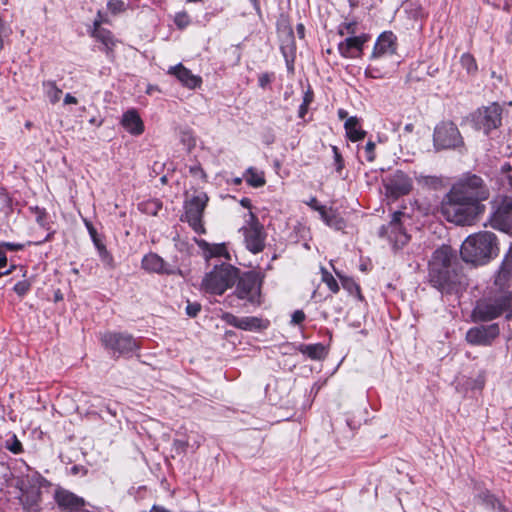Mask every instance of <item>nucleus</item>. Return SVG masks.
<instances>
[{
	"instance_id": "1",
	"label": "nucleus",
	"mask_w": 512,
	"mask_h": 512,
	"mask_svg": "<svg viewBox=\"0 0 512 512\" xmlns=\"http://www.w3.org/2000/svg\"><path fill=\"white\" fill-rule=\"evenodd\" d=\"M489 197L483 180L469 175L454 184L441 203L440 212L449 222L456 225H472L483 214L482 201Z\"/></svg>"
},
{
	"instance_id": "2",
	"label": "nucleus",
	"mask_w": 512,
	"mask_h": 512,
	"mask_svg": "<svg viewBox=\"0 0 512 512\" xmlns=\"http://www.w3.org/2000/svg\"><path fill=\"white\" fill-rule=\"evenodd\" d=\"M429 282L438 290L450 293L460 284L457 260L452 249L442 246L434 251L429 261Z\"/></svg>"
},
{
	"instance_id": "3",
	"label": "nucleus",
	"mask_w": 512,
	"mask_h": 512,
	"mask_svg": "<svg viewBox=\"0 0 512 512\" xmlns=\"http://www.w3.org/2000/svg\"><path fill=\"white\" fill-rule=\"evenodd\" d=\"M460 253L465 262L486 264L499 253L497 238L488 231L472 234L462 243Z\"/></svg>"
},
{
	"instance_id": "4",
	"label": "nucleus",
	"mask_w": 512,
	"mask_h": 512,
	"mask_svg": "<svg viewBox=\"0 0 512 512\" xmlns=\"http://www.w3.org/2000/svg\"><path fill=\"white\" fill-rule=\"evenodd\" d=\"M239 277V269L231 264L222 263L215 265L214 268L205 274L201 287L204 291L222 295L231 288Z\"/></svg>"
},
{
	"instance_id": "5",
	"label": "nucleus",
	"mask_w": 512,
	"mask_h": 512,
	"mask_svg": "<svg viewBox=\"0 0 512 512\" xmlns=\"http://www.w3.org/2000/svg\"><path fill=\"white\" fill-rule=\"evenodd\" d=\"M512 293L502 290L492 297L477 302L472 316L474 321L488 322L501 316L511 305Z\"/></svg>"
},
{
	"instance_id": "6",
	"label": "nucleus",
	"mask_w": 512,
	"mask_h": 512,
	"mask_svg": "<svg viewBox=\"0 0 512 512\" xmlns=\"http://www.w3.org/2000/svg\"><path fill=\"white\" fill-rule=\"evenodd\" d=\"M100 339L102 345L114 356H125L139 349L137 340L128 333L109 331L102 334Z\"/></svg>"
},
{
	"instance_id": "7",
	"label": "nucleus",
	"mask_w": 512,
	"mask_h": 512,
	"mask_svg": "<svg viewBox=\"0 0 512 512\" xmlns=\"http://www.w3.org/2000/svg\"><path fill=\"white\" fill-rule=\"evenodd\" d=\"M235 293L239 299L247 300L253 305L261 303L262 278L255 272H247L238 277Z\"/></svg>"
},
{
	"instance_id": "8",
	"label": "nucleus",
	"mask_w": 512,
	"mask_h": 512,
	"mask_svg": "<svg viewBox=\"0 0 512 512\" xmlns=\"http://www.w3.org/2000/svg\"><path fill=\"white\" fill-rule=\"evenodd\" d=\"M433 142L436 150L451 149L462 144V137L454 123L441 122L434 129Z\"/></svg>"
},
{
	"instance_id": "9",
	"label": "nucleus",
	"mask_w": 512,
	"mask_h": 512,
	"mask_svg": "<svg viewBox=\"0 0 512 512\" xmlns=\"http://www.w3.org/2000/svg\"><path fill=\"white\" fill-rule=\"evenodd\" d=\"M246 248L253 254L261 252L265 247L266 234L253 213L249 214L247 226L242 228Z\"/></svg>"
},
{
	"instance_id": "10",
	"label": "nucleus",
	"mask_w": 512,
	"mask_h": 512,
	"mask_svg": "<svg viewBox=\"0 0 512 512\" xmlns=\"http://www.w3.org/2000/svg\"><path fill=\"white\" fill-rule=\"evenodd\" d=\"M207 202L208 196L206 193L201 192L193 196L185 204V219L192 229L198 234L205 232L202 224V216Z\"/></svg>"
},
{
	"instance_id": "11",
	"label": "nucleus",
	"mask_w": 512,
	"mask_h": 512,
	"mask_svg": "<svg viewBox=\"0 0 512 512\" xmlns=\"http://www.w3.org/2000/svg\"><path fill=\"white\" fill-rule=\"evenodd\" d=\"M493 228L512 234V199L502 197L491 217Z\"/></svg>"
},
{
	"instance_id": "12",
	"label": "nucleus",
	"mask_w": 512,
	"mask_h": 512,
	"mask_svg": "<svg viewBox=\"0 0 512 512\" xmlns=\"http://www.w3.org/2000/svg\"><path fill=\"white\" fill-rule=\"evenodd\" d=\"M498 324L480 325L470 328L466 333V340L472 345L488 346L499 336Z\"/></svg>"
},
{
	"instance_id": "13",
	"label": "nucleus",
	"mask_w": 512,
	"mask_h": 512,
	"mask_svg": "<svg viewBox=\"0 0 512 512\" xmlns=\"http://www.w3.org/2000/svg\"><path fill=\"white\" fill-rule=\"evenodd\" d=\"M404 214L400 211L394 212L390 223L381 228V235H388L394 248H401L409 241V236L401 226L400 220Z\"/></svg>"
},
{
	"instance_id": "14",
	"label": "nucleus",
	"mask_w": 512,
	"mask_h": 512,
	"mask_svg": "<svg viewBox=\"0 0 512 512\" xmlns=\"http://www.w3.org/2000/svg\"><path fill=\"white\" fill-rule=\"evenodd\" d=\"M502 109L500 105L493 103L477 112L475 121L479 129L488 134L492 129L501 124Z\"/></svg>"
},
{
	"instance_id": "15",
	"label": "nucleus",
	"mask_w": 512,
	"mask_h": 512,
	"mask_svg": "<svg viewBox=\"0 0 512 512\" xmlns=\"http://www.w3.org/2000/svg\"><path fill=\"white\" fill-rule=\"evenodd\" d=\"M384 187L386 196L397 199L411 191L412 182L406 174L397 171L385 182Z\"/></svg>"
},
{
	"instance_id": "16",
	"label": "nucleus",
	"mask_w": 512,
	"mask_h": 512,
	"mask_svg": "<svg viewBox=\"0 0 512 512\" xmlns=\"http://www.w3.org/2000/svg\"><path fill=\"white\" fill-rule=\"evenodd\" d=\"M54 499L63 512H85V500L74 493L59 488L55 491Z\"/></svg>"
},
{
	"instance_id": "17",
	"label": "nucleus",
	"mask_w": 512,
	"mask_h": 512,
	"mask_svg": "<svg viewBox=\"0 0 512 512\" xmlns=\"http://www.w3.org/2000/svg\"><path fill=\"white\" fill-rule=\"evenodd\" d=\"M367 35L347 37L338 45L339 53L345 58H355L361 56L363 46L367 42Z\"/></svg>"
},
{
	"instance_id": "18",
	"label": "nucleus",
	"mask_w": 512,
	"mask_h": 512,
	"mask_svg": "<svg viewBox=\"0 0 512 512\" xmlns=\"http://www.w3.org/2000/svg\"><path fill=\"white\" fill-rule=\"evenodd\" d=\"M396 52V37L392 32L382 33L374 46L372 58L377 59L385 56H390Z\"/></svg>"
},
{
	"instance_id": "19",
	"label": "nucleus",
	"mask_w": 512,
	"mask_h": 512,
	"mask_svg": "<svg viewBox=\"0 0 512 512\" xmlns=\"http://www.w3.org/2000/svg\"><path fill=\"white\" fill-rule=\"evenodd\" d=\"M142 268L148 272L158 274L173 273L169 265L157 254L149 253L142 259Z\"/></svg>"
},
{
	"instance_id": "20",
	"label": "nucleus",
	"mask_w": 512,
	"mask_h": 512,
	"mask_svg": "<svg viewBox=\"0 0 512 512\" xmlns=\"http://www.w3.org/2000/svg\"><path fill=\"white\" fill-rule=\"evenodd\" d=\"M93 27L92 36L102 43L107 56L112 57L113 48L116 44L112 33L107 29L101 28V21H94Z\"/></svg>"
},
{
	"instance_id": "21",
	"label": "nucleus",
	"mask_w": 512,
	"mask_h": 512,
	"mask_svg": "<svg viewBox=\"0 0 512 512\" xmlns=\"http://www.w3.org/2000/svg\"><path fill=\"white\" fill-rule=\"evenodd\" d=\"M169 73L175 75L184 86L190 89L199 87L202 82L199 76L192 74L191 71L182 64L171 67Z\"/></svg>"
},
{
	"instance_id": "22",
	"label": "nucleus",
	"mask_w": 512,
	"mask_h": 512,
	"mask_svg": "<svg viewBox=\"0 0 512 512\" xmlns=\"http://www.w3.org/2000/svg\"><path fill=\"white\" fill-rule=\"evenodd\" d=\"M121 123L125 130L133 135H140L144 131V124L135 110L125 112Z\"/></svg>"
},
{
	"instance_id": "23",
	"label": "nucleus",
	"mask_w": 512,
	"mask_h": 512,
	"mask_svg": "<svg viewBox=\"0 0 512 512\" xmlns=\"http://www.w3.org/2000/svg\"><path fill=\"white\" fill-rule=\"evenodd\" d=\"M508 281H512V245L502 262L495 279V284L502 287Z\"/></svg>"
},
{
	"instance_id": "24",
	"label": "nucleus",
	"mask_w": 512,
	"mask_h": 512,
	"mask_svg": "<svg viewBox=\"0 0 512 512\" xmlns=\"http://www.w3.org/2000/svg\"><path fill=\"white\" fill-rule=\"evenodd\" d=\"M317 211L319 212L321 219L326 223V225L336 230H340L344 227V220L333 209L319 207L317 208Z\"/></svg>"
},
{
	"instance_id": "25",
	"label": "nucleus",
	"mask_w": 512,
	"mask_h": 512,
	"mask_svg": "<svg viewBox=\"0 0 512 512\" xmlns=\"http://www.w3.org/2000/svg\"><path fill=\"white\" fill-rule=\"evenodd\" d=\"M475 500L489 510L501 509L502 505L498 499L488 490H480L475 495Z\"/></svg>"
},
{
	"instance_id": "26",
	"label": "nucleus",
	"mask_w": 512,
	"mask_h": 512,
	"mask_svg": "<svg viewBox=\"0 0 512 512\" xmlns=\"http://www.w3.org/2000/svg\"><path fill=\"white\" fill-rule=\"evenodd\" d=\"M344 127L348 138L353 142L362 140L366 135V132L358 127V119L356 117L348 118Z\"/></svg>"
},
{
	"instance_id": "27",
	"label": "nucleus",
	"mask_w": 512,
	"mask_h": 512,
	"mask_svg": "<svg viewBox=\"0 0 512 512\" xmlns=\"http://www.w3.org/2000/svg\"><path fill=\"white\" fill-rule=\"evenodd\" d=\"M198 245L209 253L210 257H224L230 260V254L227 251L225 244L210 245L204 240L198 241Z\"/></svg>"
},
{
	"instance_id": "28",
	"label": "nucleus",
	"mask_w": 512,
	"mask_h": 512,
	"mask_svg": "<svg viewBox=\"0 0 512 512\" xmlns=\"http://www.w3.org/2000/svg\"><path fill=\"white\" fill-rule=\"evenodd\" d=\"M44 93L46 97L49 99L50 103H57L62 95V90L58 88L55 81H44L42 83Z\"/></svg>"
},
{
	"instance_id": "29",
	"label": "nucleus",
	"mask_w": 512,
	"mask_h": 512,
	"mask_svg": "<svg viewBox=\"0 0 512 512\" xmlns=\"http://www.w3.org/2000/svg\"><path fill=\"white\" fill-rule=\"evenodd\" d=\"M237 328L246 331L258 330L262 328V320L252 316L241 317L239 318Z\"/></svg>"
},
{
	"instance_id": "30",
	"label": "nucleus",
	"mask_w": 512,
	"mask_h": 512,
	"mask_svg": "<svg viewBox=\"0 0 512 512\" xmlns=\"http://www.w3.org/2000/svg\"><path fill=\"white\" fill-rule=\"evenodd\" d=\"M301 351L314 360L322 359L326 353L322 344L305 345Z\"/></svg>"
},
{
	"instance_id": "31",
	"label": "nucleus",
	"mask_w": 512,
	"mask_h": 512,
	"mask_svg": "<svg viewBox=\"0 0 512 512\" xmlns=\"http://www.w3.org/2000/svg\"><path fill=\"white\" fill-rule=\"evenodd\" d=\"M246 182L253 187H261L265 184L263 173L249 168L246 173Z\"/></svg>"
},
{
	"instance_id": "32",
	"label": "nucleus",
	"mask_w": 512,
	"mask_h": 512,
	"mask_svg": "<svg viewBox=\"0 0 512 512\" xmlns=\"http://www.w3.org/2000/svg\"><path fill=\"white\" fill-rule=\"evenodd\" d=\"M335 273L339 277L343 288L346 289L350 294H359L360 293V288H359L358 284L353 279L343 276L337 271H335Z\"/></svg>"
},
{
	"instance_id": "33",
	"label": "nucleus",
	"mask_w": 512,
	"mask_h": 512,
	"mask_svg": "<svg viewBox=\"0 0 512 512\" xmlns=\"http://www.w3.org/2000/svg\"><path fill=\"white\" fill-rule=\"evenodd\" d=\"M5 448L13 454H20L23 452L22 443L15 434H12L10 438L6 440Z\"/></svg>"
},
{
	"instance_id": "34",
	"label": "nucleus",
	"mask_w": 512,
	"mask_h": 512,
	"mask_svg": "<svg viewBox=\"0 0 512 512\" xmlns=\"http://www.w3.org/2000/svg\"><path fill=\"white\" fill-rule=\"evenodd\" d=\"M321 273L322 281L328 286V288L333 293H337L339 291V285L335 278L324 267H321Z\"/></svg>"
},
{
	"instance_id": "35",
	"label": "nucleus",
	"mask_w": 512,
	"mask_h": 512,
	"mask_svg": "<svg viewBox=\"0 0 512 512\" xmlns=\"http://www.w3.org/2000/svg\"><path fill=\"white\" fill-rule=\"evenodd\" d=\"M461 64L467 69L469 73L475 72L477 70L474 57L468 53H465L461 56Z\"/></svg>"
},
{
	"instance_id": "36",
	"label": "nucleus",
	"mask_w": 512,
	"mask_h": 512,
	"mask_svg": "<svg viewBox=\"0 0 512 512\" xmlns=\"http://www.w3.org/2000/svg\"><path fill=\"white\" fill-rule=\"evenodd\" d=\"M174 22L179 28H185L189 25L190 18L187 13L181 12L176 14Z\"/></svg>"
},
{
	"instance_id": "37",
	"label": "nucleus",
	"mask_w": 512,
	"mask_h": 512,
	"mask_svg": "<svg viewBox=\"0 0 512 512\" xmlns=\"http://www.w3.org/2000/svg\"><path fill=\"white\" fill-rule=\"evenodd\" d=\"M99 253V257L101 259V261L109 266V267H113V257L112 255L108 252V250L106 248H101L100 251H98Z\"/></svg>"
},
{
	"instance_id": "38",
	"label": "nucleus",
	"mask_w": 512,
	"mask_h": 512,
	"mask_svg": "<svg viewBox=\"0 0 512 512\" xmlns=\"http://www.w3.org/2000/svg\"><path fill=\"white\" fill-rule=\"evenodd\" d=\"M356 28H357V24L355 22L345 23L340 27L339 33L341 35H345V34L353 35L356 33Z\"/></svg>"
},
{
	"instance_id": "39",
	"label": "nucleus",
	"mask_w": 512,
	"mask_h": 512,
	"mask_svg": "<svg viewBox=\"0 0 512 512\" xmlns=\"http://www.w3.org/2000/svg\"><path fill=\"white\" fill-rule=\"evenodd\" d=\"M200 310H201V305L199 303L188 302L187 307H186V313L190 317H196L198 315V313L200 312Z\"/></svg>"
},
{
	"instance_id": "40",
	"label": "nucleus",
	"mask_w": 512,
	"mask_h": 512,
	"mask_svg": "<svg viewBox=\"0 0 512 512\" xmlns=\"http://www.w3.org/2000/svg\"><path fill=\"white\" fill-rule=\"evenodd\" d=\"M375 143L372 141H369L365 145V153H366V159L369 162H372L375 159Z\"/></svg>"
},
{
	"instance_id": "41",
	"label": "nucleus",
	"mask_w": 512,
	"mask_h": 512,
	"mask_svg": "<svg viewBox=\"0 0 512 512\" xmlns=\"http://www.w3.org/2000/svg\"><path fill=\"white\" fill-rule=\"evenodd\" d=\"M332 151H333V154H334V160H335V164H336V170L338 172H340L344 166V163H343V158L338 150V148L336 146H333L332 147Z\"/></svg>"
},
{
	"instance_id": "42",
	"label": "nucleus",
	"mask_w": 512,
	"mask_h": 512,
	"mask_svg": "<svg viewBox=\"0 0 512 512\" xmlns=\"http://www.w3.org/2000/svg\"><path fill=\"white\" fill-rule=\"evenodd\" d=\"M124 4L119 0H110L108 2V8L113 13H118L123 10Z\"/></svg>"
},
{
	"instance_id": "43",
	"label": "nucleus",
	"mask_w": 512,
	"mask_h": 512,
	"mask_svg": "<svg viewBox=\"0 0 512 512\" xmlns=\"http://www.w3.org/2000/svg\"><path fill=\"white\" fill-rule=\"evenodd\" d=\"M222 320H224L227 324L234 326L237 328L239 317H236L235 315L231 313H224L221 316Z\"/></svg>"
},
{
	"instance_id": "44",
	"label": "nucleus",
	"mask_w": 512,
	"mask_h": 512,
	"mask_svg": "<svg viewBox=\"0 0 512 512\" xmlns=\"http://www.w3.org/2000/svg\"><path fill=\"white\" fill-rule=\"evenodd\" d=\"M305 320V313L302 310H296L292 314L291 323L300 324Z\"/></svg>"
},
{
	"instance_id": "45",
	"label": "nucleus",
	"mask_w": 512,
	"mask_h": 512,
	"mask_svg": "<svg viewBox=\"0 0 512 512\" xmlns=\"http://www.w3.org/2000/svg\"><path fill=\"white\" fill-rule=\"evenodd\" d=\"M259 86L265 88L271 82V75L268 73H262L258 77Z\"/></svg>"
},
{
	"instance_id": "46",
	"label": "nucleus",
	"mask_w": 512,
	"mask_h": 512,
	"mask_svg": "<svg viewBox=\"0 0 512 512\" xmlns=\"http://www.w3.org/2000/svg\"><path fill=\"white\" fill-rule=\"evenodd\" d=\"M86 227L88 229V232H89V234L91 236V239H92L93 243H95L96 241H99L100 238L98 236V233H97L96 229L93 227V225L91 223H89V222H86Z\"/></svg>"
},
{
	"instance_id": "47",
	"label": "nucleus",
	"mask_w": 512,
	"mask_h": 512,
	"mask_svg": "<svg viewBox=\"0 0 512 512\" xmlns=\"http://www.w3.org/2000/svg\"><path fill=\"white\" fill-rule=\"evenodd\" d=\"M14 290L17 294L19 295H23L27 292L28 290V284L26 282H18L15 286H14Z\"/></svg>"
},
{
	"instance_id": "48",
	"label": "nucleus",
	"mask_w": 512,
	"mask_h": 512,
	"mask_svg": "<svg viewBox=\"0 0 512 512\" xmlns=\"http://www.w3.org/2000/svg\"><path fill=\"white\" fill-rule=\"evenodd\" d=\"M189 171L194 176L205 177L203 169L199 165H194L189 168Z\"/></svg>"
},
{
	"instance_id": "49",
	"label": "nucleus",
	"mask_w": 512,
	"mask_h": 512,
	"mask_svg": "<svg viewBox=\"0 0 512 512\" xmlns=\"http://www.w3.org/2000/svg\"><path fill=\"white\" fill-rule=\"evenodd\" d=\"M39 498V492H36L33 496V502L30 506L27 507L28 512H37V501Z\"/></svg>"
},
{
	"instance_id": "50",
	"label": "nucleus",
	"mask_w": 512,
	"mask_h": 512,
	"mask_svg": "<svg viewBox=\"0 0 512 512\" xmlns=\"http://www.w3.org/2000/svg\"><path fill=\"white\" fill-rule=\"evenodd\" d=\"M308 206L317 211V208L324 207L323 205H319L318 201L315 197H312L308 202H306Z\"/></svg>"
},
{
	"instance_id": "51",
	"label": "nucleus",
	"mask_w": 512,
	"mask_h": 512,
	"mask_svg": "<svg viewBox=\"0 0 512 512\" xmlns=\"http://www.w3.org/2000/svg\"><path fill=\"white\" fill-rule=\"evenodd\" d=\"M77 103H78V101L74 96H72L69 93L65 95L64 104L68 105V104H77Z\"/></svg>"
},
{
	"instance_id": "52",
	"label": "nucleus",
	"mask_w": 512,
	"mask_h": 512,
	"mask_svg": "<svg viewBox=\"0 0 512 512\" xmlns=\"http://www.w3.org/2000/svg\"><path fill=\"white\" fill-rule=\"evenodd\" d=\"M9 250L11 251H16V250H21L23 249L24 245L23 244H15V243H5L4 244Z\"/></svg>"
},
{
	"instance_id": "53",
	"label": "nucleus",
	"mask_w": 512,
	"mask_h": 512,
	"mask_svg": "<svg viewBox=\"0 0 512 512\" xmlns=\"http://www.w3.org/2000/svg\"><path fill=\"white\" fill-rule=\"evenodd\" d=\"M7 265L6 254L0 249V269Z\"/></svg>"
},
{
	"instance_id": "54",
	"label": "nucleus",
	"mask_w": 512,
	"mask_h": 512,
	"mask_svg": "<svg viewBox=\"0 0 512 512\" xmlns=\"http://www.w3.org/2000/svg\"><path fill=\"white\" fill-rule=\"evenodd\" d=\"M313 95L311 92H307L304 96L303 103L305 105H309L312 101Z\"/></svg>"
},
{
	"instance_id": "55",
	"label": "nucleus",
	"mask_w": 512,
	"mask_h": 512,
	"mask_svg": "<svg viewBox=\"0 0 512 512\" xmlns=\"http://www.w3.org/2000/svg\"><path fill=\"white\" fill-rule=\"evenodd\" d=\"M149 206H151V207H152V210H151V211H152V213H153L154 215H156V214H157V210L161 208V205H160L158 202H151V203L149 204Z\"/></svg>"
},
{
	"instance_id": "56",
	"label": "nucleus",
	"mask_w": 512,
	"mask_h": 512,
	"mask_svg": "<svg viewBox=\"0 0 512 512\" xmlns=\"http://www.w3.org/2000/svg\"><path fill=\"white\" fill-rule=\"evenodd\" d=\"M307 109H308V105H305L304 103H302L300 106V109H299V116L304 117V115L307 112Z\"/></svg>"
},
{
	"instance_id": "57",
	"label": "nucleus",
	"mask_w": 512,
	"mask_h": 512,
	"mask_svg": "<svg viewBox=\"0 0 512 512\" xmlns=\"http://www.w3.org/2000/svg\"><path fill=\"white\" fill-rule=\"evenodd\" d=\"M413 130H414V125H413L412 123H408V124H406V125H405V127H404V132H405V133H408V134H409V133H412V132H413Z\"/></svg>"
},
{
	"instance_id": "58",
	"label": "nucleus",
	"mask_w": 512,
	"mask_h": 512,
	"mask_svg": "<svg viewBox=\"0 0 512 512\" xmlns=\"http://www.w3.org/2000/svg\"><path fill=\"white\" fill-rule=\"evenodd\" d=\"M297 33L300 36V38L304 37V26H303V24H299L297 26Z\"/></svg>"
},
{
	"instance_id": "59",
	"label": "nucleus",
	"mask_w": 512,
	"mask_h": 512,
	"mask_svg": "<svg viewBox=\"0 0 512 512\" xmlns=\"http://www.w3.org/2000/svg\"><path fill=\"white\" fill-rule=\"evenodd\" d=\"M95 247L97 248L98 251H100L101 248H106L105 245L103 244V242L101 241V239L99 241H96L94 243Z\"/></svg>"
},
{
	"instance_id": "60",
	"label": "nucleus",
	"mask_w": 512,
	"mask_h": 512,
	"mask_svg": "<svg viewBox=\"0 0 512 512\" xmlns=\"http://www.w3.org/2000/svg\"><path fill=\"white\" fill-rule=\"evenodd\" d=\"M241 205L244 206V207L250 208V200L247 199V198H243L241 200Z\"/></svg>"
},
{
	"instance_id": "61",
	"label": "nucleus",
	"mask_w": 512,
	"mask_h": 512,
	"mask_svg": "<svg viewBox=\"0 0 512 512\" xmlns=\"http://www.w3.org/2000/svg\"><path fill=\"white\" fill-rule=\"evenodd\" d=\"M338 116H339L340 119H344L347 116V112L345 110H343V109H340L338 111Z\"/></svg>"
},
{
	"instance_id": "62",
	"label": "nucleus",
	"mask_w": 512,
	"mask_h": 512,
	"mask_svg": "<svg viewBox=\"0 0 512 512\" xmlns=\"http://www.w3.org/2000/svg\"><path fill=\"white\" fill-rule=\"evenodd\" d=\"M37 222L40 224V225H44V221H43V213H39L37 215Z\"/></svg>"
},
{
	"instance_id": "63",
	"label": "nucleus",
	"mask_w": 512,
	"mask_h": 512,
	"mask_svg": "<svg viewBox=\"0 0 512 512\" xmlns=\"http://www.w3.org/2000/svg\"><path fill=\"white\" fill-rule=\"evenodd\" d=\"M510 307H511V309L508 312V314L506 315V319H508V320H512V306L510 305Z\"/></svg>"
},
{
	"instance_id": "64",
	"label": "nucleus",
	"mask_w": 512,
	"mask_h": 512,
	"mask_svg": "<svg viewBox=\"0 0 512 512\" xmlns=\"http://www.w3.org/2000/svg\"><path fill=\"white\" fill-rule=\"evenodd\" d=\"M94 21H101L102 22V18H101V13L100 12H98L97 18Z\"/></svg>"
}]
</instances>
